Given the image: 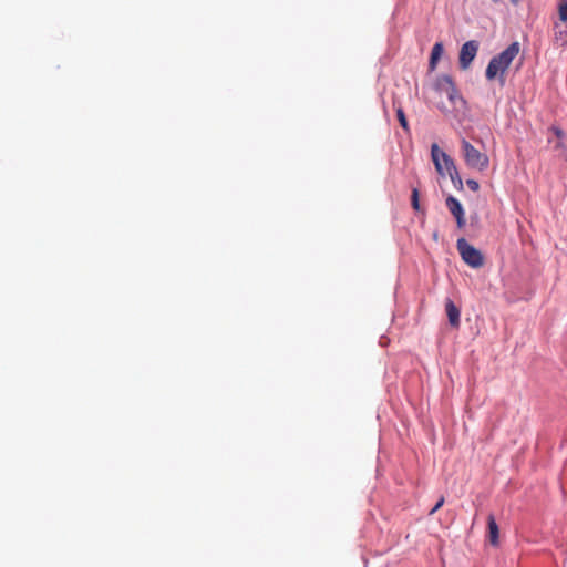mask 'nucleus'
<instances>
[{
	"mask_svg": "<svg viewBox=\"0 0 567 567\" xmlns=\"http://www.w3.org/2000/svg\"><path fill=\"white\" fill-rule=\"evenodd\" d=\"M487 526L489 542L492 545L496 546L498 544V526L496 524L495 517L492 514L487 517Z\"/></svg>",
	"mask_w": 567,
	"mask_h": 567,
	"instance_id": "obj_9",
	"label": "nucleus"
},
{
	"mask_svg": "<svg viewBox=\"0 0 567 567\" xmlns=\"http://www.w3.org/2000/svg\"><path fill=\"white\" fill-rule=\"evenodd\" d=\"M412 207L415 210L420 209V202H419V190L416 188H413L412 196H411Z\"/></svg>",
	"mask_w": 567,
	"mask_h": 567,
	"instance_id": "obj_13",
	"label": "nucleus"
},
{
	"mask_svg": "<svg viewBox=\"0 0 567 567\" xmlns=\"http://www.w3.org/2000/svg\"><path fill=\"white\" fill-rule=\"evenodd\" d=\"M445 204L450 213L454 216L457 227L460 229L464 228V226L466 225L465 213L460 200L454 196L450 195L447 196Z\"/></svg>",
	"mask_w": 567,
	"mask_h": 567,
	"instance_id": "obj_7",
	"label": "nucleus"
},
{
	"mask_svg": "<svg viewBox=\"0 0 567 567\" xmlns=\"http://www.w3.org/2000/svg\"><path fill=\"white\" fill-rule=\"evenodd\" d=\"M431 156L435 165V168L440 175H444L446 173L450 175L454 185L458 184L460 186H462L463 183L454 165V162L445 152L440 150L437 144H433L431 146Z\"/></svg>",
	"mask_w": 567,
	"mask_h": 567,
	"instance_id": "obj_2",
	"label": "nucleus"
},
{
	"mask_svg": "<svg viewBox=\"0 0 567 567\" xmlns=\"http://www.w3.org/2000/svg\"><path fill=\"white\" fill-rule=\"evenodd\" d=\"M444 503V498H440V501L435 504V506L430 511V514H434Z\"/></svg>",
	"mask_w": 567,
	"mask_h": 567,
	"instance_id": "obj_17",
	"label": "nucleus"
},
{
	"mask_svg": "<svg viewBox=\"0 0 567 567\" xmlns=\"http://www.w3.org/2000/svg\"><path fill=\"white\" fill-rule=\"evenodd\" d=\"M466 185L473 192H477L480 189V184L475 179H467Z\"/></svg>",
	"mask_w": 567,
	"mask_h": 567,
	"instance_id": "obj_15",
	"label": "nucleus"
},
{
	"mask_svg": "<svg viewBox=\"0 0 567 567\" xmlns=\"http://www.w3.org/2000/svg\"><path fill=\"white\" fill-rule=\"evenodd\" d=\"M478 51V42L470 40L465 42L460 51L458 63L462 70H467Z\"/></svg>",
	"mask_w": 567,
	"mask_h": 567,
	"instance_id": "obj_6",
	"label": "nucleus"
},
{
	"mask_svg": "<svg viewBox=\"0 0 567 567\" xmlns=\"http://www.w3.org/2000/svg\"><path fill=\"white\" fill-rule=\"evenodd\" d=\"M462 152L468 167L478 171H484L488 167V156L485 153L480 152L466 140L462 141Z\"/></svg>",
	"mask_w": 567,
	"mask_h": 567,
	"instance_id": "obj_3",
	"label": "nucleus"
},
{
	"mask_svg": "<svg viewBox=\"0 0 567 567\" xmlns=\"http://www.w3.org/2000/svg\"><path fill=\"white\" fill-rule=\"evenodd\" d=\"M396 116L404 131H409V123L402 107L396 109Z\"/></svg>",
	"mask_w": 567,
	"mask_h": 567,
	"instance_id": "obj_11",
	"label": "nucleus"
},
{
	"mask_svg": "<svg viewBox=\"0 0 567 567\" xmlns=\"http://www.w3.org/2000/svg\"><path fill=\"white\" fill-rule=\"evenodd\" d=\"M445 312L449 319V323L453 328H458L461 323V311L458 307L453 302L452 299L445 300Z\"/></svg>",
	"mask_w": 567,
	"mask_h": 567,
	"instance_id": "obj_8",
	"label": "nucleus"
},
{
	"mask_svg": "<svg viewBox=\"0 0 567 567\" xmlns=\"http://www.w3.org/2000/svg\"><path fill=\"white\" fill-rule=\"evenodd\" d=\"M519 1H520V0H511V2H512L514 6L518 4V2H519Z\"/></svg>",
	"mask_w": 567,
	"mask_h": 567,
	"instance_id": "obj_18",
	"label": "nucleus"
},
{
	"mask_svg": "<svg viewBox=\"0 0 567 567\" xmlns=\"http://www.w3.org/2000/svg\"><path fill=\"white\" fill-rule=\"evenodd\" d=\"M559 19L563 22H567V0H563L558 6Z\"/></svg>",
	"mask_w": 567,
	"mask_h": 567,
	"instance_id": "obj_12",
	"label": "nucleus"
},
{
	"mask_svg": "<svg viewBox=\"0 0 567 567\" xmlns=\"http://www.w3.org/2000/svg\"><path fill=\"white\" fill-rule=\"evenodd\" d=\"M555 150L559 151L561 156H565L567 153L566 145L563 142V140L557 141V143L555 144Z\"/></svg>",
	"mask_w": 567,
	"mask_h": 567,
	"instance_id": "obj_14",
	"label": "nucleus"
},
{
	"mask_svg": "<svg viewBox=\"0 0 567 567\" xmlns=\"http://www.w3.org/2000/svg\"><path fill=\"white\" fill-rule=\"evenodd\" d=\"M550 131L556 135V137H557L558 140H563V138H564V136H565V134H564L563 130H561V128H559V127H557V126H551V127H550Z\"/></svg>",
	"mask_w": 567,
	"mask_h": 567,
	"instance_id": "obj_16",
	"label": "nucleus"
},
{
	"mask_svg": "<svg viewBox=\"0 0 567 567\" xmlns=\"http://www.w3.org/2000/svg\"><path fill=\"white\" fill-rule=\"evenodd\" d=\"M456 248L464 260L472 268H481L484 265L482 252L474 246L468 244L465 238H460L456 241Z\"/></svg>",
	"mask_w": 567,
	"mask_h": 567,
	"instance_id": "obj_4",
	"label": "nucleus"
},
{
	"mask_svg": "<svg viewBox=\"0 0 567 567\" xmlns=\"http://www.w3.org/2000/svg\"><path fill=\"white\" fill-rule=\"evenodd\" d=\"M492 1H493L494 3H497V2H499L501 0H492Z\"/></svg>",
	"mask_w": 567,
	"mask_h": 567,
	"instance_id": "obj_19",
	"label": "nucleus"
},
{
	"mask_svg": "<svg viewBox=\"0 0 567 567\" xmlns=\"http://www.w3.org/2000/svg\"><path fill=\"white\" fill-rule=\"evenodd\" d=\"M436 86L447 96L452 104H456L457 102L464 103V100L460 95L458 90L450 75H442L439 78Z\"/></svg>",
	"mask_w": 567,
	"mask_h": 567,
	"instance_id": "obj_5",
	"label": "nucleus"
},
{
	"mask_svg": "<svg viewBox=\"0 0 567 567\" xmlns=\"http://www.w3.org/2000/svg\"><path fill=\"white\" fill-rule=\"evenodd\" d=\"M443 53V44L441 42H436L433 48H432V52H431V56H430V69L431 70H434L436 68V64L441 58Z\"/></svg>",
	"mask_w": 567,
	"mask_h": 567,
	"instance_id": "obj_10",
	"label": "nucleus"
},
{
	"mask_svg": "<svg viewBox=\"0 0 567 567\" xmlns=\"http://www.w3.org/2000/svg\"><path fill=\"white\" fill-rule=\"evenodd\" d=\"M518 53L519 43L513 42L499 54L492 58L486 68V79L494 80L498 74L503 75Z\"/></svg>",
	"mask_w": 567,
	"mask_h": 567,
	"instance_id": "obj_1",
	"label": "nucleus"
}]
</instances>
